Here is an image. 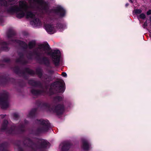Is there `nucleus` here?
<instances>
[{
    "label": "nucleus",
    "mask_w": 151,
    "mask_h": 151,
    "mask_svg": "<svg viewBox=\"0 0 151 151\" xmlns=\"http://www.w3.org/2000/svg\"><path fill=\"white\" fill-rule=\"evenodd\" d=\"M35 45V41H31L30 42L29 44V47L30 48H33Z\"/></svg>",
    "instance_id": "obj_14"
},
{
    "label": "nucleus",
    "mask_w": 151,
    "mask_h": 151,
    "mask_svg": "<svg viewBox=\"0 0 151 151\" xmlns=\"http://www.w3.org/2000/svg\"><path fill=\"white\" fill-rule=\"evenodd\" d=\"M32 93L34 94H38L37 91L35 90H33L32 91Z\"/></svg>",
    "instance_id": "obj_19"
},
{
    "label": "nucleus",
    "mask_w": 151,
    "mask_h": 151,
    "mask_svg": "<svg viewBox=\"0 0 151 151\" xmlns=\"http://www.w3.org/2000/svg\"><path fill=\"white\" fill-rule=\"evenodd\" d=\"M9 96V93L6 91H4L0 93V106L3 109L7 108L9 105L7 100Z\"/></svg>",
    "instance_id": "obj_4"
},
{
    "label": "nucleus",
    "mask_w": 151,
    "mask_h": 151,
    "mask_svg": "<svg viewBox=\"0 0 151 151\" xmlns=\"http://www.w3.org/2000/svg\"><path fill=\"white\" fill-rule=\"evenodd\" d=\"M64 84L63 81H57L52 85L51 87H53L55 89L58 91L59 92H63L64 91Z\"/></svg>",
    "instance_id": "obj_6"
},
{
    "label": "nucleus",
    "mask_w": 151,
    "mask_h": 151,
    "mask_svg": "<svg viewBox=\"0 0 151 151\" xmlns=\"http://www.w3.org/2000/svg\"><path fill=\"white\" fill-rule=\"evenodd\" d=\"M147 15H149L151 14V10H149L147 12Z\"/></svg>",
    "instance_id": "obj_22"
},
{
    "label": "nucleus",
    "mask_w": 151,
    "mask_h": 151,
    "mask_svg": "<svg viewBox=\"0 0 151 151\" xmlns=\"http://www.w3.org/2000/svg\"><path fill=\"white\" fill-rule=\"evenodd\" d=\"M147 26V23L146 22H145L144 23L143 25V27L144 28H145V27Z\"/></svg>",
    "instance_id": "obj_21"
},
{
    "label": "nucleus",
    "mask_w": 151,
    "mask_h": 151,
    "mask_svg": "<svg viewBox=\"0 0 151 151\" xmlns=\"http://www.w3.org/2000/svg\"><path fill=\"white\" fill-rule=\"evenodd\" d=\"M128 5H129V4H127H127H126V6H128Z\"/></svg>",
    "instance_id": "obj_25"
},
{
    "label": "nucleus",
    "mask_w": 151,
    "mask_h": 151,
    "mask_svg": "<svg viewBox=\"0 0 151 151\" xmlns=\"http://www.w3.org/2000/svg\"><path fill=\"white\" fill-rule=\"evenodd\" d=\"M7 124L8 122L7 121L5 120L4 121L1 128L2 130H5L6 129Z\"/></svg>",
    "instance_id": "obj_12"
},
{
    "label": "nucleus",
    "mask_w": 151,
    "mask_h": 151,
    "mask_svg": "<svg viewBox=\"0 0 151 151\" xmlns=\"http://www.w3.org/2000/svg\"><path fill=\"white\" fill-rule=\"evenodd\" d=\"M138 18L144 19L145 18V14L143 13L141 14L139 16H137Z\"/></svg>",
    "instance_id": "obj_17"
},
{
    "label": "nucleus",
    "mask_w": 151,
    "mask_h": 151,
    "mask_svg": "<svg viewBox=\"0 0 151 151\" xmlns=\"http://www.w3.org/2000/svg\"><path fill=\"white\" fill-rule=\"evenodd\" d=\"M64 107L63 106L58 105L56 106L54 109H53L52 110L58 114L61 113L63 111Z\"/></svg>",
    "instance_id": "obj_9"
},
{
    "label": "nucleus",
    "mask_w": 151,
    "mask_h": 151,
    "mask_svg": "<svg viewBox=\"0 0 151 151\" xmlns=\"http://www.w3.org/2000/svg\"><path fill=\"white\" fill-rule=\"evenodd\" d=\"M83 148L85 150H88L90 148V145L86 141H84L83 142Z\"/></svg>",
    "instance_id": "obj_11"
},
{
    "label": "nucleus",
    "mask_w": 151,
    "mask_h": 151,
    "mask_svg": "<svg viewBox=\"0 0 151 151\" xmlns=\"http://www.w3.org/2000/svg\"><path fill=\"white\" fill-rule=\"evenodd\" d=\"M14 119H16V118H17L18 117V116L17 114H14Z\"/></svg>",
    "instance_id": "obj_23"
},
{
    "label": "nucleus",
    "mask_w": 151,
    "mask_h": 151,
    "mask_svg": "<svg viewBox=\"0 0 151 151\" xmlns=\"http://www.w3.org/2000/svg\"><path fill=\"white\" fill-rule=\"evenodd\" d=\"M6 4V2L5 0H0V5H5Z\"/></svg>",
    "instance_id": "obj_18"
},
{
    "label": "nucleus",
    "mask_w": 151,
    "mask_h": 151,
    "mask_svg": "<svg viewBox=\"0 0 151 151\" xmlns=\"http://www.w3.org/2000/svg\"><path fill=\"white\" fill-rule=\"evenodd\" d=\"M54 12L58 14L61 17L64 16L65 13L64 9L60 6L57 7Z\"/></svg>",
    "instance_id": "obj_8"
},
{
    "label": "nucleus",
    "mask_w": 151,
    "mask_h": 151,
    "mask_svg": "<svg viewBox=\"0 0 151 151\" xmlns=\"http://www.w3.org/2000/svg\"><path fill=\"white\" fill-rule=\"evenodd\" d=\"M44 28L47 32L50 34H53L56 31V27L50 24H45Z\"/></svg>",
    "instance_id": "obj_7"
},
{
    "label": "nucleus",
    "mask_w": 151,
    "mask_h": 151,
    "mask_svg": "<svg viewBox=\"0 0 151 151\" xmlns=\"http://www.w3.org/2000/svg\"><path fill=\"white\" fill-rule=\"evenodd\" d=\"M15 41L22 45L24 48H27V45L24 42L18 40H16Z\"/></svg>",
    "instance_id": "obj_13"
},
{
    "label": "nucleus",
    "mask_w": 151,
    "mask_h": 151,
    "mask_svg": "<svg viewBox=\"0 0 151 151\" xmlns=\"http://www.w3.org/2000/svg\"><path fill=\"white\" fill-rule=\"evenodd\" d=\"M67 146H68V145H65L64 146V147H63V149H64L65 148V147H67Z\"/></svg>",
    "instance_id": "obj_24"
},
{
    "label": "nucleus",
    "mask_w": 151,
    "mask_h": 151,
    "mask_svg": "<svg viewBox=\"0 0 151 151\" xmlns=\"http://www.w3.org/2000/svg\"><path fill=\"white\" fill-rule=\"evenodd\" d=\"M131 2H132V0H129Z\"/></svg>",
    "instance_id": "obj_27"
},
{
    "label": "nucleus",
    "mask_w": 151,
    "mask_h": 151,
    "mask_svg": "<svg viewBox=\"0 0 151 151\" xmlns=\"http://www.w3.org/2000/svg\"><path fill=\"white\" fill-rule=\"evenodd\" d=\"M36 123L39 125V127L37 129L38 131L39 132H45L47 131L49 129L50 125L48 121L43 119L37 120Z\"/></svg>",
    "instance_id": "obj_5"
},
{
    "label": "nucleus",
    "mask_w": 151,
    "mask_h": 151,
    "mask_svg": "<svg viewBox=\"0 0 151 151\" xmlns=\"http://www.w3.org/2000/svg\"><path fill=\"white\" fill-rule=\"evenodd\" d=\"M12 133V132H9V133Z\"/></svg>",
    "instance_id": "obj_26"
},
{
    "label": "nucleus",
    "mask_w": 151,
    "mask_h": 151,
    "mask_svg": "<svg viewBox=\"0 0 151 151\" xmlns=\"http://www.w3.org/2000/svg\"><path fill=\"white\" fill-rule=\"evenodd\" d=\"M40 142L41 143V147H47L49 145V143L47 141L45 140H40Z\"/></svg>",
    "instance_id": "obj_10"
},
{
    "label": "nucleus",
    "mask_w": 151,
    "mask_h": 151,
    "mask_svg": "<svg viewBox=\"0 0 151 151\" xmlns=\"http://www.w3.org/2000/svg\"><path fill=\"white\" fill-rule=\"evenodd\" d=\"M35 53L38 55L46 54L51 55L53 61L56 65L60 61V52L59 50H51L47 44L41 45L35 50Z\"/></svg>",
    "instance_id": "obj_2"
},
{
    "label": "nucleus",
    "mask_w": 151,
    "mask_h": 151,
    "mask_svg": "<svg viewBox=\"0 0 151 151\" xmlns=\"http://www.w3.org/2000/svg\"><path fill=\"white\" fill-rule=\"evenodd\" d=\"M35 115V113L34 111H30L27 115V116L28 117H31Z\"/></svg>",
    "instance_id": "obj_15"
},
{
    "label": "nucleus",
    "mask_w": 151,
    "mask_h": 151,
    "mask_svg": "<svg viewBox=\"0 0 151 151\" xmlns=\"http://www.w3.org/2000/svg\"><path fill=\"white\" fill-rule=\"evenodd\" d=\"M31 8H37L44 10L47 12L49 8L48 4L43 0H29Z\"/></svg>",
    "instance_id": "obj_3"
},
{
    "label": "nucleus",
    "mask_w": 151,
    "mask_h": 151,
    "mask_svg": "<svg viewBox=\"0 0 151 151\" xmlns=\"http://www.w3.org/2000/svg\"><path fill=\"white\" fill-rule=\"evenodd\" d=\"M12 0H9V1H12Z\"/></svg>",
    "instance_id": "obj_29"
},
{
    "label": "nucleus",
    "mask_w": 151,
    "mask_h": 151,
    "mask_svg": "<svg viewBox=\"0 0 151 151\" xmlns=\"http://www.w3.org/2000/svg\"><path fill=\"white\" fill-rule=\"evenodd\" d=\"M62 75L63 76L65 77H66L67 76V75L65 72H63Z\"/></svg>",
    "instance_id": "obj_20"
},
{
    "label": "nucleus",
    "mask_w": 151,
    "mask_h": 151,
    "mask_svg": "<svg viewBox=\"0 0 151 151\" xmlns=\"http://www.w3.org/2000/svg\"><path fill=\"white\" fill-rule=\"evenodd\" d=\"M134 12L137 14L141 13L142 11L140 9H135L134 10Z\"/></svg>",
    "instance_id": "obj_16"
},
{
    "label": "nucleus",
    "mask_w": 151,
    "mask_h": 151,
    "mask_svg": "<svg viewBox=\"0 0 151 151\" xmlns=\"http://www.w3.org/2000/svg\"><path fill=\"white\" fill-rule=\"evenodd\" d=\"M20 128V127H18V129H19Z\"/></svg>",
    "instance_id": "obj_28"
},
{
    "label": "nucleus",
    "mask_w": 151,
    "mask_h": 151,
    "mask_svg": "<svg viewBox=\"0 0 151 151\" xmlns=\"http://www.w3.org/2000/svg\"><path fill=\"white\" fill-rule=\"evenodd\" d=\"M19 6L14 5L10 6L7 10L8 12L11 14H16L17 17L21 18L25 15L27 18L31 19L32 24L35 26H40L41 22L39 19L36 17L35 15L31 12H28L29 6L25 0H20L19 2Z\"/></svg>",
    "instance_id": "obj_1"
}]
</instances>
